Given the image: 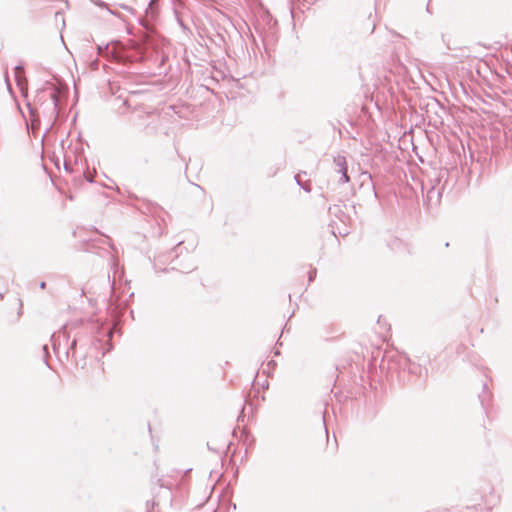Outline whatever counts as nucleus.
<instances>
[{"label": "nucleus", "mask_w": 512, "mask_h": 512, "mask_svg": "<svg viewBox=\"0 0 512 512\" xmlns=\"http://www.w3.org/2000/svg\"><path fill=\"white\" fill-rule=\"evenodd\" d=\"M361 176L363 178L362 185L367 184L371 186V176L367 173H363Z\"/></svg>", "instance_id": "f257e3e1"}, {"label": "nucleus", "mask_w": 512, "mask_h": 512, "mask_svg": "<svg viewBox=\"0 0 512 512\" xmlns=\"http://www.w3.org/2000/svg\"><path fill=\"white\" fill-rule=\"evenodd\" d=\"M343 177H344V181L345 182H348L349 181V176L347 175V169H345V172L343 174Z\"/></svg>", "instance_id": "f03ea898"}, {"label": "nucleus", "mask_w": 512, "mask_h": 512, "mask_svg": "<svg viewBox=\"0 0 512 512\" xmlns=\"http://www.w3.org/2000/svg\"><path fill=\"white\" fill-rule=\"evenodd\" d=\"M41 288H45V283H41Z\"/></svg>", "instance_id": "7ed1b4c3"}]
</instances>
